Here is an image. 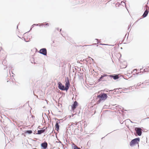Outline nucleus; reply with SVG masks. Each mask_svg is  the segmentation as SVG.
<instances>
[{"label": "nucleus", "mask_w": 149, "mask_h": 149, "mask_svg": "<svg viewBox=\"0 0 149 149\" xmlns=\"http://www.w3.org/2000/svg\"><path fill=\"white\" fill-rule=\"evenodd\" d=\"M119 77L118 75H107L106 74H104L103 75H101V77L99 79V81H106L108 80L110 78H113L114 79H118Z\"/></svg>", "instance_id": "obj_1"}, {"label": "nucleus", "mask_w": 149, "mask_h": 149, "mask_svg": "<svg viewBox=\"0 0 149 149\" xmlns=\"http://www.w3.org/2000/svg\"><path fill=\"white\" fill-rule=\"evenodd\" d=\"M97 97L99 99V100L97 102V104H98L102 101L106 100L107 97V96L106 94L103 93L98 95Z\"/></svg>", "instance_id": "obj_2"}, {"label": "nucleus", "mask_w": 149, "mask_h": 149, "mask_svg": "<svg viewBox=\"0 0 149 149\" xmlns=\"http://www.w3.org/2000/svg\"><path fill=\"white\" fill-rule=\"evenodd\" d=\"M140 139L139 138H135L132 140L130 143V145L131 146H133L138 145V147H139V142Z\"/></svg>", "instance_id": "obj_3"}, {"label": "nucleus", "mask_w": 149, "mask_h": 149, "mask_svg": "<svg viewBox=\"0 0 149 149\" xmlns=\"http://www.w3.org/2000/svg\"><path fill=\"white\" fill-rule=\"evenodd\" d=\"M65 90L67 91L69 88V86H70V83L68 77H67L65 80Z\"/></svg>", "instance_id": "obj_4"}, {"label": "nucleus", "mask_w": 149, "mask_h": 149, "mask_svg": "<svg viewBox=\"0 0 149 149\" xmlns=\"http://www.w3.org/2000/svg\"><path fill=\"white\" fill-rule=\"evenodd\" d=\"M58 88L62 90H65V87L64 85H63L60 82L58 83Z\"/></svg>", "instance_id": "obj_5"}, {"label": "nucleus", "mask_w": 149, "mask_h": 149, "mask_svg": "<svg viewBox=\"0 0 149 149\" xmlns=\"http://www.w3.org/2000/svg\"><path fill=\"white\" fill-rule=\"evenodd\" d=\"M40 53L44 55H46L47 54V50L45 48H43L40 49Z\"/></svg>", "instance_id": "obj_6"}, {"label": "nucleus", "mask_w": 149, "mask_h": 149, "mask_svg": "<svg viewBox=\"0 0 149 149\" xmlns=\"http://www.w3.org/2000/svg\"><path fill=\"white\" fill-rule=\"evenodd\" d=\"M149 12V9H146V10L145 11L142 16L143 18L146 17Z\"/></svg>", "instance_id": "obj_7"}, {"label": "nucleus", "mask_w": 149, "mask_h": 149, "mask_svg": "<svg viewBox=\"0 0 149 149\" xmlns=\"http://www.w3.org/2000/svg\"><path fill=\"white\" fill-rule=\"evenodd\" d=\"M78 103L77 101H75L74 104L72 105V110H74V109H75L77 106V105Z\"/></svg>", "instance_id": "obj_8"}, {"label": "nucleus", "mask_w": 149, "mask_h": 149, "mask_svg": "<svg viewBox=\"0 0 149 149\" xmlns=\"http://www.w3.org/2000/svg\"><path fill=\"white\" fill-rule=\"evenodd\" d=\"M41 146L43 149H46L47 147V143L46 142L42 143L41 144Z\"/></svg>", "instance_id": "obj_9"}, {"label": "nucleus", "mask_w": 149, "mask_h": 149, "mask_svg": "<svg viewBox=\"0 0 149 149\" xmlns=\"http://www.w3.org/2000/svg\"><path fill=\"white\" fill-rule=\"evenodd\" d=\"M135 130L138 135L139 136H140V128L136 127L135 128Z\"/></svg>", "instance_id": "obj_10"}, {"label": "nucleus", "mask_w": 149, "mask_h": 149, "mask_svg": "<svg viewBox=\"0 0 149 149\" xmlns=\"http://www.w3.org/2000/svg\"><path fill=\"white\" fill-rule=\"evenodd\" d=\"M45 131V129L42 130H38V134H40L42 133H43Z\"/></svg>", "instance_id": "obj_11"}, {"label": "nucleus", "mask_w": 149, "mask_h": 149, "mask_svg": "<svg viewBox=\"0 0 149 149\" xmlns=\"http://www.w3.org/2000/svg\"><path fill=\"white\" fill-rule=\"evenodd\" d=\"M72 145L74 146L73 147V149H81L80 148L77 147L73 143H72Z\"/></svg>", "instance_id": "obj_12"}, {"label": "nucleus", "mask_w": 149, "mask_h": 149, "mask_svg": "<svg viewBox=\"0 0 149 149\" xmlns=\"http://www.w3.org/2000/svg\"><path fill=\"white\" fill-rule=\"evenodd\" d=\"M55 127L56 129V130L57 131L59 130V126L58 123H56L55 125Z\"/></svg>", "instance_id": "obj_13"}, {"label": "nucleus", "mask_w": 149, "mask_h": 149, "mask_svg": "<svg viewBox=\"0 0 149 149\" xmlns=\"http://www.w3.org/2000/svg\"><path fill=\"white\" fill-rule=\"evenodd\" d=\"M32 130H27L25 132V133H27L28 134H31L32 133Z\"/></svg>", "instance_id": "obj_14"}, {"label": "nucleus", "mask_w": 149, "mask_h": 149, "mask_svg": "<svg viewBox=\"0 0 149 149\" xmlns=\"http://www.w3.org/2000/svg\"><path fill=\"white\" fill-rule=\"evenodd\" d=\"M26 35L24 36V39H26L27 40H28V39L27 38V36H26ZM29 35H27V36H28Z\"/></svg>", "instance_id": "obj_15"}, {"label": "nucleus", "mask_w": 149, "mask_h": 149, "mask_svg": "<svg viewBox=\"0 0 149 149\" xmlns=\"http://www.w3.org/2000/svg\"><path fill=\"white\" fill-rule=\"evenodd\" d=\"M142 133V130L141 129V128H140V136L141 135Z\"/></svg>", "instance_id": "obj_16"}, {"label": "nucleus", "mask_w": 149, "mask_h": 149, "mask_svg": "<svg viewBox=\"0 0 149 149\" xmlns=\"http://www.w3.org/2000/svg\"><path fill=\"white\" fill-rule=\"evenodd\" d=\"M147 118H149V117H147V118H145L144 119H142L141 120V121H143V120H144V119H147Z\"/></svg>", "instance_id": "obj_17"}, {"label": "nucleus", "mask_w": 149, "mask_h": 149, "mask_svg": "<svg viewBox=\"0 0 149 149\" xmlns=\"http://www.w3.org/2000/svg\"><path fill=\"white\" fill-rule=\"evenodd\" d=\"M12 81V82H13L12 83H13V84H16V83H15V82L14 81Z\"/></svg>", "instance_id": "obj_18"}, {"label": "nucleus", "mask_w": 149, "mask_h": 149, "mask_svg": "<svg viewBox=\"0 0 149 149\" xmlns=\"http://www.w3.org/2000/svg\"><path fill=\"white\" fill-rule=\"evenodd\" d=\"M105 79V77H104L102 78V80H104V79Z\"/></svg>", "instance_id": "obj_19"}, {"label": "nucleus", "mask_w": 149, "mask_h": 149, "mask_svg": "<svg viewBox=\"0 0 149 149\" xmlns=\"http://www.w3.org/2000/svg\"><path fill=\"white\" fill-rule=\"evenodd\" d=\"M135 71H136V70H134V71H134V72H135Z\"/></svg>", "instance_id": "obj_20"}, {"label": "nucleus", "mask_w": 149, "mask_h": 149, "mask_svg": "<svg viewBox=\"0 0 149 149\" xmlns=\"http://www.w3.org/2000/svg\"><path fill=\"white\" fill-rule=\"evenodd\" d=\"M141 69H140V73H141Z\"/></svg>", "instance_id": "obj_21"}]
</instances>
